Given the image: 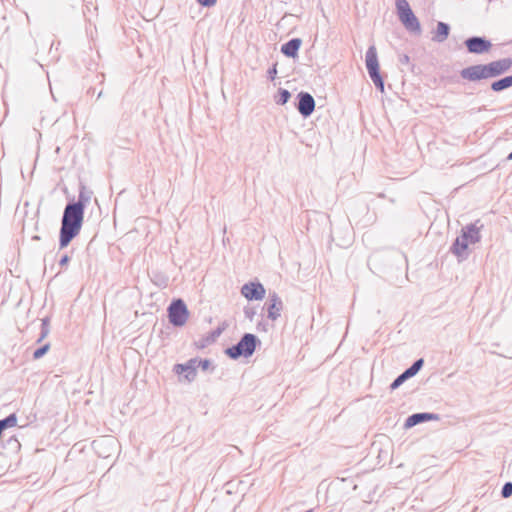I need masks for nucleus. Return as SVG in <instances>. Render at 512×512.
I'll list each match as a JSON object with an SVG mask.
<instances>
[{
	"mask_svg": "<svg viewBox=\"0 0 512 512\" xmlns=\"http://www.w3.org/2000/svg\"><path fill=\"white\" fill-rule=\"evenodd\" d=\"M211 365V362L207 359H204V360H198V366L202 369V370H207Z\"/></svg>",
	"mask_w": 512,
	"mask_h": 512,
	"instance_id": "bb28decb",
	"label": "nucleus"
},
{
	"mask_svg": "<svg viewBox=\"0 0 512 512\" xmlns=\"http://www.w3.org/2000/svg\"><path fill=\"white\" fill-rule=\"evenodd\" d=\"M257 342L258 339L254 334L246 333L236 345L226 350V354L232 359L240 356L249 357L254 353Z\"/></svg>",
	"mask_w": 512,
	"mask_h": 512,
	"instance_id": "7ed1b4c3",
	"label": "nucleus"
},
{
	"mask_svg": "<svg viewBox=\"0 0 512 512\" xmlns=\"http://www.w3.org/2000/svg\"><path fill=\"white\" fill-rule=\"evenodd\" d=\"M407 376L405 375V373L403 372L402 374H400L391 384L390 388L392 390H395L397 389L398 387H400L406 380H407Z\"/></svg>",
	"mask_w": 512,
	"mask_h": 512,
	"instance_id": "5701e85b",
	"label": "nucleus"
},
{
	"mask_svg": "<svg viewBox=\"0 0 512 512\" xmlns=\"http://www.w3.org/2000/svg\"><path fill=\"white\" fill-rule=\"evenodd\" d=\"M94 443L97 445L102 444V443L103 444H113L114 441H113V439H101L99 441H95Z\"/></svg>",
	"mask_w": 512,
	"mask_h": 512,
	"instance_id": "2f4dec72",
	"label": "nucleus"
},
{
	"mask_svg": "<svg viewBox=\"0 0 512 512\" xmlns=\"http://www.w3.org/2000/svg\"><path fill=\"white\" fill-rule=\"evenodd\" d=\"M449 26L444 22H438L437 29L435 35L433 36V40L436 42H443L447 39L449 35Z\"/></svg>",
	"mask_w": 512,
	"mask_h": 512,
	"instance_id": "f3484780",
	"label": "nucleus"
},
{
	"mask_svg": "<svg viewBox=\"0 0 512 512\" xmlns=\"http://www.w3.org/2000/svg\"><path fill=\"white\" fill-rule=\"evenodd\" d=\"M188 310L183 300L177 299L168 307V317L174 326H183L188 320Z\"/></svg>",
	"mask_w": 512,
	"mask_h": 512,
	"instance_id": "20e7f679",
	"label": "nucleus"
},
{
	"mask_svg": "<svg viewBox=\"0 0 512 512\" xmlns=\"http://www.w3.org/2000/svg\"><path fill=\"white\" fill-rule=\"evenodd\" d=\"M509 87H512V75L494 81L491 84V89L495 92H500Z\"/></svg>",
	"mask_w": 512,
	"mask_h": 512,
	"instance_id": "a211bd4d",
	"label": "nucleus"
},
{
	"mask_svg": "<svg viewBox=\"0 0 512 512\" xmlns=\"http://www.w3.org/2000/svg\"><path fill=\"white\" fill-rule=\"evenodd\" d=\"M298 99L297 109L299 113L304 117L310 116L315 109V100L312 95L307 92H300Z\"/></svg>",
	"mask_w": 512,
	"mask_h": 512,
	"instance_id": "9d476101",
	"label": "nucleus"
},
{
	"mask_svg": "<svg viewBox=\"0 0 512 512\" xmlns=\"http://www.w3.org/2000/svg\"><path fill=\"white\" fill-rule=\"evenodd\" d=\"M462 235L467 236V240L470 244H475L480 240V232L476 224H469L463 228Z\"/></svg>",
	"mask_w": 512,
	"mask_h": 512,
	"instance_id": "2eb2a0df",
	"label": "nucleus"
},
{
	"mask_svg": "<svg viewBox=\"0 0 512 512\" xmlns=\"http://www.w3.org/2000/svg\"><path fill=\"white\" fill-rule=\"evenodd\" d=\"M469 244L470 243L467 240V236L461 234L459 237L456 238L455 242L453 243L451 251L459 258H466V250Z\"/></svg>",
	"mask_w": 512,
	"mask_h": 512,
	"instance_id": "f8f14e48",
	"label": "nucleus"
},
{
	"mask_svg": "<svg viewBox=\"0 0 512 512\" xmlns=\"http://www.w3.org/2000/svg\"><path fill=\"white\" fill-rule=\"evenodd\" d=\"M465 45L470 53L483 54L491 48L490 41L483 37H471L465 41Z\"/></svg>",
	"mask_w": 512,
	"mask_h": 512,
	"instance_id": "1a4fd4ad",
	"label": "nucleus"
},
{
	"mask_svg": "<svg viewBox=\"0 0 512 512\" xmlns=\"http://www.w3.org/2000/svg\"><path fill=\"white\" fill-rule=\"evenodd\" d=\"M290 97H291V94L288 90L281 89L279 91V96L276 98V103L279 105H284L289 101Z\"/></svg>",
	"mask_w": 512,
	"mask_h": 512,
	"instance_id": "aec40b11",
	"label": "nucleus"
},
{
	"mask_svg": "<svg viewBox=\"0 0 512 512\" xmlns=\"http://www.w3.org/2000/svg\"><path fill=\"white\" fill-rule=\"evenodd\" d=\"M306 512H313V511H312V510H308V511H306Z\"/></svg>",
	"mask_w": 512,
	"mask_h": 512,
	"instance_id": "c9c22d12",
	"label": "nucleus"
},
{
	"mask_svg": "<svg viewBox=\"0 0 512 512\" xmlns=\"http://www.w3.org/2000/svg\"><path fill=\"white\" fill-rule=\"evenodd\" d=\"M50 344L46 343L42 347L38 348L37 350H34V359L42 357L48 350H49Z\"/></svg>",
	"mask_w": 512,
	"mask_h": 512,
	"instance_id": "a878e982",
	"label": "nucleus"
},
{
	"mask_svg": "<svg viewBox=\"0 0 512 512\" xmlns=\"http://www.w3.org/2000/svg\"><path fill=\"white\" fill-rule=\"evenodd\" d=\"M198 3L202 6L210 7L215 5L216 0H197Z\"/></svg>",
	"mask_w": 512,
	"mask_h": 512,
	"instance_id": "cd10ccee",
	"label": "nucleus"
},
{
	"mask_svg": "<svg viewBox=\"0 0 512 512\" xmlns=\"http://www.w3.org/2000/svg\"><path fill=\"white\" fill-rule=\"evenodd\" d=\"M269 77L273 80L277 74L276 65H274L269 71H268Z\"/></svg>",
	"mask_w": 512,
	"mask_h": 512,
	"instance_id": "7c9ffc66",
	"label": "nucleus"
},
{
	"mask_svg": "<svg viewBox=\"0 0 512 512\" xmlns=\"http://www.w3.org/2000/svg\"><path fill=\"white\" fill-rule=\"evenodd\" d=\"M69 261H70L69 256L68 255H63L61 257L60 261H59V265L64 267V266H66L69 263Z\"/></svg>",
	"mask_w": 512,
	"mask_h": 512,
	"instance_id": "c756f323",
	"label": "nucleus"
},
{
	"mask_svg": "<svg viewBox=\"0 0 512 512\" xmlns=\"http://www.w3.org/2000/svg\"><path fill=\"white\" fill-rule=\"evenodd\" d=\"M301 40L294 38L282 45L281 52L288 57H295L300 48Z\"/></svg>",
	"mask_w": 512,
	"mask_h": 512,
	"instance_id": "4468645a",
	"label": "nucleus"
},
{
	"mask_svg": "<svg viewBox=\"0 0 512 512\" xmlns=\"http://www.w3.org/2000/svg\"><path fill=\"white\" fill-rule=\"evenodd\" d=\"M245 314H246V316H247L249 319H252V316H251V315H249V312H248V311H245Z\"/></svg>",
	"mask_w": 512,
	"mask_h": 512,
	"instance_id": "72a5a7b5",
	"label": "nucleus"
},
{
	"mask_svg": "<svg viewBox=\"0 0 512 512\" xmlns=\"http://www.w3.org/2000/svg\"><path fill=\"white\" fill-rule=\"evenodd\" d=\"M186 364L193 368V372H196V369L199 367L198 366V359H191Z\"/></svg>",
	"mask_w": 512,
	"mask_h": 512,
	"instance_id": "c85d7f7f",
	"label": "nucleus"
},
{
	"mask_svg": "<svg viewBox=\"0 0 512 512\" xmlns=\"http://www.w3.org/2000/svg\"><path fill=\"white\" fill-rule=\"evenodd\" d=\"M1 426L5 429L7 427H13L17 424V417L15 414H11L3 420H0Z\"/></svg>",
	"mask_w": 512,
	"mask_h": 512,
	"instance_id": "412c9836",
	"label": "nucleus"
},
{
	"mask_svg": "<svg viewBox=\"0 0 512 512\" xmlns=\"http://www.w3.org/2000/svg\"><path fill=\"white\" fill-rule=\"evenodd\" d=\"M49 332H50L49 322H48V319L45 318L42 320L41 332H40V336H39L37 342H41L45 337H47Z\"/></svg>",
	"mask_w": 512,
	"mask_h": 512,
	"instance_id": "4be33fe9",
	"label": "nucleus"
},
{
	"mask_svg": "<svg viewBox=\"0 0 512 512\" xmlns=\"http://www.w3.org/2000/svg\"><path fill=\"white\" fill-rule=\"evenodd\" d=\"M366 67L369 76L379 73V63L377 59V52L374 46L369 47L365 56Z\"/></svg>",
	"mask_w": 512,
	"mask_h": 512,
	"instance_id": "9b49d317",
	"label": "nucleus"
},
{
	"mask_svg": "<svg viewBox=\"0 0 512 512\" xmlns=\"http://www.w3.org/2000/svg\"><path fill=\"white\" fill-rule=\"evenodd\" d=\"M400 61L402 63H408L409 62V57L407 55H403L401 58H400Z\"/></svg>",
	"mask_w": 512,
	"mask_h": 512,
	"instance_id": "473e14b6",
	"label": "nucleus"
},
{
	"mask_svg": "<svg viewBox=\"0 0 512 512\" xmlns=\"http://www.w3.org/2000/svg\"><path fill=\"white\" fill-rule=\"evenodd\" d=\"M423 363V359H418L408 369H406L404 373L407 376V378L409 379L416 375L418 371L422 368Z\"/></svg>",
	"mask_w": 512,
	"mask_h": 512,
	"instance_id": "6ab92c4d",
	"label": "nucleus"
},
{
	"mask_svg": "<svg viewBox=\"0 0 512 512\" xmlns=\"http://www.w3.org/2000/svg\"><path fill=\"white\" fill-rule=\"evenodd\" d=\"M241 294L249 301H259L265 297L266 290L260 282H248L241 287Z\"/></svg>",
	"mask_w": 512,
	"mask_h": 512,
	"instance_id": "39448f33",
	"label": "nucleus"
},
{
	"mask_svg": "<svg viewBox=\"0 0 512 512\" xmlns=\"http://www.w3.org/2000/svg\"><path fill=\"white\" fill-rule=\"evenodd\" d=\"M397 15L402 25L411 33L420 34L421 25L407 0L395 1Z\"/></svg>",
	"mask_w": 512,
	"mask_h": 512,
	"instance_id": "f03ea898",
	"label": "nucleus"
},
{
	"mask_svg": "<svg viewBox=\"0 0 512 512\" xmlns=\"http://www.w3.org/2000/svg\"><path fill=\"white\" fill-rule=\"evenodd\" d=\"M267 309V317L275 321L277 320L283 309V302L276 292H270L267 302L265 303Z\"/></svg>",
	"mask_w": 512,
	"mask_h": 512,
	"instance_id": "0eeeda50",
	"label": "nucleus"
},
{
	"mask_svg": "<svg viewBox=\"0 0 512 512\" xmlns=\"http://www.w3.org/2000/svg\"><path fill=\"white\" fill-rule=\"evenodd\" d=\"M511 66L512 60L510 58H503L492 61L488 64H485L486 76L488 79L498 77L510 70Z\"/></svg>",
	"mask_w": 512,
	"mask_h": 512,
	"instance_id": "423d86ee",
	"label": "nucleus"
},
{
	"mask_svg": "<svg viewBox=\"0 0 512 512\" xmlns=\"http://www.w3.org/2000/svg\"><path fill=\"white\" fill-rule=\"evenodd\" d=\"M502 497L508 498L512 495V483L507 482L503 485L501 490Z\"/></svg>",
	"mask_w": 512,
	"mask_h": 512,
	"instance_id": "393cba45",
	"label": "nucleus"
},
{
	"mask_svg": "<svg viewBox=\"0 0 512 512\" xmlns=\"http://www.w3.org/2000/svg\"><path fill=\"white\" fill-rule=\"evenodd\" d=\"M508 160H512V152L508 155Z\"/></svg>",
	"mask_w": 512,
	"mask_h": 512,
	"instance_id": "f704fd0d",
	"label": "nucleus"
},
{
	"mask_svg": "<svg viewBox=\"0 0 512 512\" xmlns=\"http://www.w3.org/2000/svg\"><path fill=\"white\" fill-rule=\"evenodd\" d=\"M370 78L372 79V81L375 84V86L377 88H379L381 92H383L384 91V82H383V80H382V78L380 76V73L372 75V76H370Z\"/></svg>",
	"mask_w": 512,
	"mask_h": 512,
	"instance_id": "b1692460",
	"label": "nucleus"
},
{
	"mask_svg": "<svg viewBox=\"0 0 512 512\" xmlns=\"http://www.w3.org/2000/svg\"><path fill=\"white\" fill-rule=\"evenodd\" d=\"M81 199L82 195L78 202L69 203L64 209L60 229V248L66 247L80 232L84 216V205Z\"/></svg>",
	"mask_w": 512,
	"mask_h": 512,
	"instance_id": "f257e3e1",
	"label": "nucleus"
},
{
	"mask_svg": "<svg viewBox=\"0 0 512 512\" xmlns=\"http://www.w3.org/2000/svg\"><path fill=\"white\" fill-rule=\"evenodd\" d=\"M174 372L178 375L184 374V378L188 382L193 381L196 377V372H193V368L191 366H188L186 363L185 364H176L174 366Z\"/></svg>",
	"mask_w": 512,
	"mask_h": 512,
	"instance_id": "dca6fc26",
	"label": "nucleus"
},
{
	"mask_svg": "<svg viewBox=\"0 0 512 512\" xmlns=\"http://www.w3.org/2000/svg\"><path fill=\"white\" fill-rule=\"evenodd\" d=\"M436 418L434 414L431 413H415L411 416H409L405 421V427L411 428L417 424H420L422 422L431 420Z\"/></svg>",
	"mask_w": 512,
	"mask_h": 512,
	"instance_id": "ddd939ff",
	"label": "nucleus"
},
{
	"mask_svg": "<svg viewBox=\"0 0 512 512\" xmlns=\"http://www.w3.org/2000/svg\"><path fill=\"white\" fill-rule=\"evenodd\" d=\"M460 75L463 79L469 81L488 79L486 76L485 64H478L464 68L461 70Z\"/></svg>",
	"mask_w": 512,
	"mask_h": 512,
	"instance_id": "6e6552de",
	"label": "nucleus"
}]
</instances>
